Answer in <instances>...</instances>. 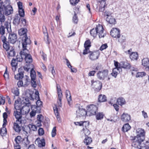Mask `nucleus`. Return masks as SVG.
<instances>
[{"label": "nucleus", "instance_id": "54", "mask_svg": "<svg viewBox=\"0 0 149 149\" xmlns=\"http://www.w3.org/2000/svg\"><path fill=\"white\" fill-rule=\"evenodd\" d=\"M5 127H3L1 129H0V134H4L6 133V129Z\"/></svg>", "mask_w": 149, "mask_h": 149}, {"label": "nucleus", "instance_id": "18", "mask_svg": "<svg viewBox=\"0 0 149 149\" xmlns=\"http://www.w3.org/2000/svg\"><path fill=\"white\" fill-rule=\"evenodd\" d=\"M27 31V29L25 28H22L19 30L18 33L19 35L21 36L24 35V37L22 38V43L23 41V38H25L26 36H27V38H29L30 40L29 37H28L26 34Z\"/></svg>", "mask_w": 149, "mask_h": 149}, {"label": "nucleus", "instance_id": "13", "mask_svg": "<svg viewBox=\"0 0 149 149\" xmlns=\"http://www.w3.org/2000/svg\"><path fill=\"white\" fill-rule=\"evenodd\" d=\"M89 55L90 59L92 61L97 59L100 55V53L98 51L94 52H90Z\"/></svg>", "mask_w": 149, "mask_h": 149}, {"label": "nucleus", "instance_id": "33", "mask_svg": "<svg viewBox=\"0 0 149 149\" xmlns=\"http://www.w3.org/2000/svg\"><path fill=\"white\" fill-rule=\"evenodd\" d=\"M24 77V74L23 72H19L16 75H15V79L17 80H20L22 79Z\"/></svg>", "mask_w": 149, "mask_h": 149}, {"label": "nucleus", "instance_id": "50", "mask_svg": "<svg viewBox=\"0 0 149 149\" xmlns=\"http://www.w3.org/2000/svg\"><path fill=\"white\" fill-rule=\"evenodd\" d=\"M22 138L20 136H17L15 139V141L16 144H19L22 141Z\"/></svg>", "mask_w": 149, "mask_h": 149}, {"label": "nucleus", "instance_id": "55", "mask_svg": "<svg viewBox=\"0 0 149 149\" xmlns=\"http://www.w3.org/2000/svg\"><path fill=\"white\" fill-rule=\"evenodd\" d=\"M130 64L127 62H125L123 64V67L124 68L130 69L131 67Z\"/></svg>", "mask_w": 149, "mask_h": 149}, {"label": "nucleus", "instance_id": "49", "mask_svg": "<svg viewBox=\"0 0 149 149\" xmlns=\"http://www.w3.org/2000/svg\"><path fill=\"white\" fill-rule=\"evenodd\" d=\"M91 43L90 40H87L85 41L84 44V47L89 48L91 46Z\"/></svg>", "mask_w": 149, "mask_h": 149}, {"label": "nucleus", "instance_id": "29", "mask_svg": "<svg viewBox=\"0 0 149 149\" xmlns=\"http://www.w3.org/2000/svg\"><path fill=\"white\" fill-rule=\"evenodd\" d=\"M43 116L41 114L38 116L37 119L38 121L37 126L39 127L41 126V123L42 122Z\"/></svg>", "mask_w": 149, "mask_h": 149}, {"label": "nucleus", "instance_id": "8", "mask_svg": "<svg viewBox=\"0 0 149 149\" xmlns=\"http://www.w3.org/2000/svg\"><path fill=\"white\" fill-rule=\"evenodd\" d=\"M30 76L31 79V86L33 88H35L37 86L36 80V73L33 68L31 69V70Z\"/></svg>", "mask_w": 149, "mask_h": 149}, {"label": "nucleus", "instance_id": "10", "mask_svg": "<svg viewBox=\"0 0 149 149\" xmlns=\"http://www.w3.org/2000/svg\"><path fill=\"white\" fill-rule=\"evenodd\" d=\"M91 86L93 88H95L97 91H99L102 87V83L100 81L92 80L91 81Z\"/></svg>", "mask_w": 149, "mask_h": 149}, {"label": "nucleus", "instance_id": "52", "mask_svg": "<svg viewBox=\"0 0 149 149\" xmlns=\"http://www.w3.org/2000/svg\"><path fill=\"white\" fill-rule=\"evenodd\" d=\"M38 134L39 136H42L44 134V131L42 128H39L38 131Z\"/></svg>", "mask_w": 149, "mask_h": 149}, {"label": "nucleus", "instance_id": "15", "mask_svg": "<svg viewBox=\"0 0 149 149\" xmlns=\"http://www.w3.org/2000/svg\"><path fill=\"white\" fill-rule=\"evenodd\" d=\"M1 26L0 27V33L1 35H3L5 34V29L6 28L8 31V28H10V25L7 22H6L4 25L5 26L2 25V24L1 25Z\"/></svg>", "mask_w": 149, "mask_h": 149}, {"label": "nucleus", "instance_id": "7", "mask_svg": "<svg viewBox=\"0 0 149 149\" xmlns=\"http://www.w3.org/2000/svg\"><path fill=\"white\" fill-rule=\"evenodd\" d=\"M24 59L26 63H30L33 61V59L31 55L29 54V51L27 49V47H25L24 49Z\"/></svg>", "mask_w": 149, "mask_h": 149}, {"label": "nucleus", "instance_id": "16", "mask_svg": "<svg viewBox=\"0 0 149 149\" xmlns=\"http://www.w3.org/2000/svg\"><path fill=\"white\" fill-rule=\"evenodd\" d=\"M22 100H21V101L20 104H24L25 105L23 106H22V108L24 106V108H28L29 107L30 105V103L29 102V99L26 97H23L22 98Z\"/></svg>", "mask_w": 149, "mask_h": 149}, {"label": "nucleus", "instance_id": "61", "mask_svg": "<svg viewBox=\"0 0 149 149\" xmlns=\"http://www.w3.org/2000/svg\"><path fill=\"white\" fill-rule=\"evenodd\" d=\"M5 98L2 96H0V105L4 104L5 102Z\"/></svg>", "mask_w": 149, "mask_h": 149}, {"label": "nucleus", "instance_id": "43", "mask_svg": "<svg viewBox=\"0 0 149 149\" xmlns=\"http://www.w3.org/2000/svg\"><path fill=\"white\" fill-rule=\"evenodd\" d=\"M90 33L91 35L94 37H96L98 33L95 29L94 28L91 30Z\"/></svg>", "mask_w": 149, "mask_h": 149}, {"label": "nucleus", "instance_id": "60", "mask_svg": "<svg viewBox=\"0 0 149 149\" xmlns=\"http://www.w3.org/2000/svg\"><path fill=\"white\" fill-rule=\"evenodd\" d=\"M84 132L86 136H88L90 133V131L87 128H83Z\"/></svg>", "mask_w": 149, "mask_h": 149}, {"label": "nucleus", "instance_id": "46", "mask_svg": "<svg viewBox=\"0 0 149 149\" xmlns=\"http://www.w3.org/2000/svg\"><path fill=\"white\" fill-rule=\"evenodd\" d=\"M78 19L77 15V14L75 11L74 12V15L72 18L73 22L77 24L78 22Z\"/></svg>", "mask_w": 149, "mask_h": 149}, {"label": "nucleus", "instance_id": "31", "mask_svg": "<svg viewBox=\"0 0 149 149\" xmlns=\"http://www.w3.org/2000/svg\"><path fill=\"white\" fill-rule=\"evenodd\" d=\"M1 9L0 8V25L2 24V22H4L6 19L5 16L1 11Z\"/></svg>", "mask_w": 149, "mask_h": 149}, {"label": "nucleus", "instance_id": "28", "mask_svg": "<svg viewBox=\"0 0 149 149\" xmlns=\"http://www.w3.org/2000/svg\"><path fill=\"white\" fill-rule=\"evenodd\" d=\"M98 101L100 102H103L107 100V97L104 95H100L99 96Z\"/></svg>", "mask_w": 149, "mask_h": 149}, {"label": "nucleus", "instance_id": "19", "mask_svg": "<svg viewBox=\"0 0 149 149\" xmlns=\"http://www.w3.org/2000/svg\"><path fill=\"white\" fill-rule=\"evenodd\" d=\"M130 119V116L127 113H123L121 116V119L124 122H127Z\"/></svg>", "mask_w": 149, "mask_h": 149}, {"label": "nucleus", "instance_id": "45", "mask_svg": "<svg viewBox=\"0 0 149 149\" xmlns=\"http://www.w3.org/2000/svg\"><path fill=\"white\" fill-rule=\"evenodd\" d=\"M136 74V77H143L146 75V73L144 72H137Z\"/></svg>", "mask_w": 149, "mask_h": 149}, {"label": "nucleus", "instance_id": "3", "mask_svg": "<svg viewBox=\"0 0 149 149\" xmlns=\"http://www.w3.org/2000/svg\"><path fill=\"white\" fill-rule=\"evenodd\" d=\"M8 3V4L6 6L2 2L0 3V8L1 10V11L3 14L6 15H9L13 13L12 7L9 5V2Z\"/></svg>", "mask_w": 149, "mask_h": 149}, {"label": "nucleus", "instance_id": "51", "mask_svg": "<svg viewBox=\"0 0 149 149\" xmlns=\"http://www.w3.org/2000/svg\"><path fill=\"white\" fill-rule=\"evenodd\" d=\"M20 18L18 17V15L15 16V17L14 19L13 22L14 24H18L20 22Z\"/></svg>", "mask_w": 149, "mask_h": 149}, {"label": "nucleus", "instance_id": "59", "mask_svg": "<svg viewBox=\"0 0 149 149\" xmlns=\"http://www.w3.org/2000/svg\"><path fill=\"white\" fill-rule=\"evenodd\" d=\"M56 87L58 90V97H62V93L61 92V90L60 88H58V85L57 84V85Z\"/></svg>", "mask_w": 149, "mask_h": 149}, {"label": "nucleus", "instance_id": "47", "mask_svg": "<svg viewBox=\"0 0 149 149\" xmlns=\"http://www.w3.org/2000/svg\"><path fill=\"white\" fill-rule=\"evenodd\" d=\"M117 69L116 68H114L111 74L113 77L116 78L118 74Z\"/></svg>", "mask_w": 149, "mask_h": 149}, {"label": "nucleus", "instance_id": "57", "mask_svg": "<svg viewBox=\"0 0 149 149\" xmlns=\"http://www.w3.org/2000/svg\"><path fill=\"white\" fill-rule=\"evenodd\" d=\"M19 16L22 17H23L24 16V12L23 9H21L19 10Z\"/></svg>", "mask_w": 149, "mask_h": 149}, {"label": "nucleus", "instance_id": "41", "mask_svg": "<svg viewBox=\"0 0 149 149\" xmlns=\"http://www.w3.org/2000/svg\"><path fill=\"white\" fill-rule=\"evenodd\" d=\"M12 93L15 95L18 96L19 95V90L17 88H12L11 89Z\"/></svg>", "mask_w": 149, "mask_h": 149}, {"label": "nucleus", "instance_id": "12", "mask_svg": "<svg viewBox=\"0 0 149 149\" xmlns=\"http://www.w3.org/2000/svg\"><path fill=\"white\" fill-rule=\"evenodd\" d=\"M17 40V34L13 33L11 32L9 33L8 38V41L10 43L14 44Z\"/></svg>", "mask_w": 149, "mask_h": 149}, {"label": "nucleus", "instance_id": "21", "mask_svg": "<svg viewBox=\"0 0 149 149\" xmlns=\"http://www.w3.org/2000/svg\"><path fill=\"white\" fill-rule=\"evenodd\" d=\"M65 95L68 102V103L69 105L70 106L71 104V101L72 100V99L70 91L69 90H66Z\"/></svg>", "mask_w": 149, "mask_h": 149}, {"label": "nucleus", "instance_id": "64", "mask_svg": "<svg viewBox=\"0 0 149 149\" xmlns=\"http://www.w3.org/2000/svg\"><path fill=\"white\" fill-rule=\"evenodd\" d=\"M41 107H40L36 106V107L34 108V109H35V110L36 113H40V110H41Z\"/></svg>", "mask_w": 149, "mask_h": 149}, {"label": "nucleus", "instance_id": "58", "mask_svg": "<svg viewBox=\"0 0 149 149\" xmlns=\"http://www.w3.org/2000/svg\"><path fill=\"white\" fill-rule=\"evenodd\" d=\"M79 0H70V3L72 5H76L79 2Z\"/></svg>", "mask_w": 149, "mask_h": 149}, {"label": "nucleus", "instance_id": "34", "mask_svg": "<svg viewBox=\"0 0 149 149\" xmlns=\"http://www.w3.org/2000/svg\"><path fill=\"white\" fill-rule=\"evenodd\" d=\"M29 130H32L33 131H36L37 130V127L34 125L29 124L27 126V129Z\"/></svg>", "mask_w": 149, "mask_h": 149}, {"label": "nucleus", "instance_id": "30", "mask_svg": "<svg viewBox=\"0 0 149 149\" xmlns=\"http://www.w3.org/2000/svg\"><path fill=\"white\" fill-rule=\"evenodd\" d=\"M92 141L91 138L88 136L86 137L84 139V142L86 145H89Z\"/></svg>", "mask_w": 149, "mask_h": 149}, {"label": "nucleus", "instance_id": "1", "mask_svg": "<svg viewBox=\"0 0 149 149\" xmlns=\"http://www.w3.org/2000/svg\"><path fill=\"white\" fill-rule=\"evenodd\" d=\"M15 108L16 110L14 111L13 115L17 119L16 122H18L20 124L22 123V113L24 111V106L22 108V104L19 105V101L15 100L14 104Z\"/></svg>", "mask_w": 149, "mask_h": 149}, {"label": "nucleus", "instance_id": "11", "mask_svg": "<svg viewBox=\"0 0 149 149\" xmlns=\"http://www.w3.org/2000/svg\"><path fill=\"white\" fill-rule=\"evenodd\" d=\"M95 29L98 33L99 38L104 37L105 35V33L104 32V28L102 25L98 24L96 26Z\"/></svg>", "mask_w": 149, "mask_h": 149}, {"label": "nucleus", "instance_id": "32", "mask_svg": "<svg viewBox=\"0 0 149 149\" xmlns=\"http://www.w3.org/2000/svg\"><path fill=\"white\" fill-rule=\"evenodd\" d=\"M13 129L17 132H20L21 130L20 127L18 125V124L16 123H14Z\"/></svg>", "mask_w": 149, "mask_h": 149}, {"label": "nucleus", "instance_id": "62", "mask_svg": "<svg viewBox=\"0 0 149 149\" xmlns=\"http://www.w3.org/2000/svg\"><path fill=\"white\" fill-rule=\"evenodd\" d=\"M108 47L107 44H104L102 45L100 47V50L101 51H102L106 49Z\"/></svg>", "mask_w": 149, "mask_h": 149}, {"label": "nucleus", "instance_id": "20", "mask_svg": "<svg viewBox=\"0 0 149 149\" xmlns=\"http://www.w3.org/2000/svg\"><path fill=\"white\" fill-rule=\"evenodd\" d=\"M107 16V17L106 18V20L108 22L111 24H115L116 23V21L114 18L108 14Z\"/></svg>", "mask_w": 149, "mask_h": 149}, {"label": "nucleus", "instance_id": "36", "mask_svg": "<svg viewBox=\"0 0 149 149\" xmlns=\"http://www.w3.org/2000/svg\"><path fill=\"white\" fill-rule=\"evenodd\" d=\"M131 71H132V75H134L138 71V69L135 66H131L130 68Z\"/></svg>", "mask_w": 149, "mask_h": 149}, {"label": "nucleus", "instance_id": "5", "mask_svg": "<svg viewBox=\"0 0 149 149\" xmlns=\"http://www.w3.org/2000/svg\"><path fill=\"white\" fill-rule=\"evenodd\" d=\"M87 114H88L89 116L95 115L96 113L98 108L95 105L91 104L87 106Z\"/></svg>", "mask_w": 149, "mask_h": 149}, {"label": "nucleus", "instance_id": "23", "mask_svg": "<svg viewBox=\"0 0 149 149\" xmlns=\"http://www.w3.org/2000/svg\"><path fill=\"white\" fill-rule=\"evenodd\" d=\"M130 58L132 60H137L138 58V53L136 52H132L130 55Z\"/></svg>", "mask_w": 149, "mask_h": 149}, {"label": "nucleus", "instance_id": "22", "mask_svg": "<svg viewBox=\"0 0 149 149\" xmlns=\"http://www.w3.org/2000/svg\"><path fill=\"white\" fill-rule=\"evenodd\" d=\"M142 64L144 67L149 68V60L147 58H144L142 60Z\"/></svg>", "mask_w": 149, "mask_h": 149}, {"label": "nucleus", "instance_id": "35", "mask_svg": "<svg viewBox=\"0 0 149 149\" xmlns=\"http://www.w3.org/2000/svg\"><path fill=\"white\" fill-rule=\"evenodd\" d=\"M8 57L9 58L10 57H13L15 55V52L14 49L12 48L11 50H10L9 52H8Z\"/></svg>", "mask_w": 149, "mask_h": 149}, {"label": "nucleus", "instance_id": "63", "mask_svg": "<svg viewBox=\"0 0 149 149\" xmlns=\"http://www.w3.org/2000/svg\"><path fill=\"white\" fill-rule=\"evenodd\" d=\"M38 100L36 102V106L39 107H42V102L39 100Z\"/></svg>", "mask_w": 149, "mask_h": 149}, {"label": "nucleus", "instance_id": "48", "mask_svg": "<svg viewBox=\"0 0 149 149\" xmlns=\"http://www.w3.org/2000/svg\"><path fill=\"white\" fill-rule=\"evenodd\" d=\"M45 142L44 139H42L38 143V146L39 147H44L45 146Z\"/></svg>", "mask_w": 149, "mask_h": 149}, {"label": "nucleus", "instance_id": "39", "mask_svg": "<svg viewBox=\"0 0 149 149\" xmlns=\"http://www.w3.org/2000/svg\"><path fill=\"white\" fill-rule=\"evenodd\" d=\"M54 110L57 120L59 122H61V120L59 118V113L58 112V108L56 107L55 108H54Z\"/></svg>", "mask_w": 149, "mask_h": 149}, {"label": "nucleus", "instance_id": "2", "mask_svg": "<svg viewBox=\"0 0 149 149\" xmlns=\"http://www.w3.org/2000/svg\"><path fill=\"white\" fill-rule=\"evenodd\" d=\"M22 42V50L19 53V55H17L15 58L17 62H20L22 61L24 58V49L25 47H27L28 45L31 43V41L27 38V36L23 38Z\"/></svg>", "mask_w": 149, "mask_h": 149}, {"label": "nucleus", "instance_id": "37", "mask_svg": "<svg viewBox=\"0 0 149 149\" xmlns=\"http://www.w3.org/2000/svg\"><path fill=\"white\" fill-rule=\"evenodd\" d=\"M96 117L97 120H101L103 118L104 114L102 112H98L96 113Z\"/></svg>", "mask_w": 149, "mask_h": 149}, {"label": "nucleus", "instance_id": "14", "mask_svg": "<svg viewBox=\"0 0 149 149\" xmlns=\"http://www.w3.org/2000/svg\"><path fill=\"white\" fill-rule=\"evenodd\" d=\"M87 113L84 109L79 107V109L76 111L77 117V118L86 115Z\"/></svg>", "mask_w": 149, "mask_h": 149}, {"label": "nucleus", "instance_id": "40", "mask_svg": "<svg viewBox=\"0 0 149 149\" xmlns=\"http://www.w3.org/2000/svg\"><path fill=\"white\" fill-rule=\"evenodd\" d=\"M44 33L45 35L44 37V40L46 44H49L50 43V42L49 39L48 34L47 32H44Z\"/></svg>", "mask_w": 149, "mask_h": 149}, {"label": "nucleus", "instance_id": "17", "mask_svg": "<svg viewBox=\"0 0 149 149\" xmlns=\"http://www.w3.org/2000/svg\"><path fill=\"white\" fill-rule=\"evenodd\" d=\"M120 30L116 28H113L110 31V35L114 38H117L120 35Z\"/></svg>", "mask_w": 149, "mask_h": 149}, {"label": "nucleus", "instance_id": "56", "mask_svg": "<svg viewBox=\"0 0 149 149\" xmlns=\"http://www.w3.org/2000/svg\"><path fill=\"white\" fill-rule=\"evenodd\" d=\"M56 127H54L53 128L52 132V137H54L56 136Z\"/></svg>", "mask_w": 149, "mask_h": 149}, {"label": "nucleus", "instance_id": "9", "mask_svg": "<svg viewBox=\"0 0 149 149\" xmlns=\"http://www.w3.org/2000/svg\"><path fill=\"white\" fill-rule=\"evenodd\" d=\"M145 132L143 130L139 128L136 130V136H135L142 141H143L145 139Z\"/></svg>", "mask_w": 149, "mask_h": 149}, {"label": "nucleus", "instance_id": "6", "mask_svg": "<svg viewBox=\"0 0 149 149\" xmlns=\"http://www.w3.org/2000/svg\"><path fill=\"white\" fill-rule=\"evenodd\" d=\"M108 72V70L107 69L99 71L97 74V77L100 80H104L107 77Z\"/></svg>", "mask_w": 149, "mask_h": 149}, {"label": "nucleus", "instance_id": "27", "mask_svg": "<svg viewBox=\"0 0 149 149\" xmlns=\"http://www.w3.org/2000/svg\"><path fill=\"white\" fill-rule=\"evenodd\" d=\"M116 38L118 39V41L121 43L124 42L126 40L125 36L122 35H119Z\"/></svg>", "mask_w": 149, "mask_h": 149}, {"label": "nucleus", "instance_id": "42", "mask_svg": "<svg viewBox=\"0 0 149 149\" xmlns=\"http://www.w3.org/2000/svg\"><path fill=\"white\" fill-rule=\"evenodd\" d=\"M36 107V105H33L31 106V109L32 111L30 113V115L31 117H33L35 116L36 113L34 109V108Z\"/></svg>", "mask_w": 149, "mask_h": 149}, {"label": "nucleus", "instance_id": "4", "mask_svg": "<svg viewBox=\"0 0 149 149\" xmlns=\"http://www.w3.org/2000/svg\"><path fill=\"white\" fill-rule=\"evenodd\" d=\"M137 137H134L133 141L132 143V146L138 149H141V148L144 147L142 145V142L143 141L140 140Z\"/></svg>", "mask_w": 149, "mask_h": 149}, {"label": "nucleus", "instance_id": "24", "mask_svg": "<svg viewBox=\"0 0 149 149\" xmlns=\"http://www.w3.org/2000/svg\"><path fill=\"white\" fill-rule=\"evenodd\" d=\"M17 62H17L16 59L15 58H13L12 59L11 61V64L12 66L14 68H13L12 69L13 70H16L17 65Z\"/></svg>", "mask_w": 149, "mask_h": 149}, {"label": "nucleus", "instance_id": "38", "mask_svg": "<svg viewBox=\"0 0 149 149\" xmlns=\"http://www.w3.org/2000/svg\"><path fill=\"white\" fill-rule=\"evenodd\" d=\"M3 47L4 48L6 49V51H8L10 48V45L9 43L10 42L7 41H6V42H3Z\"/></svg>", "mask_w": 149, "mask_h": 149}, {"label": "nucleus", "instance_id": "25", "mask_svg": "<svg viewBox=\"0 0 149 149\" xmlns=\"http://www.w3.org/2000/svg\"><path fill=\"white\" fill-rule=\"evenodd\" d=\"M125 99L122 97H120L117 100L116 103L118 105H122L125 104Z\"/></svg>", "mask_w": 149, "mask_h": 149}, {"label": "nucleus", "instance_id": "53", "mask_svg": "<svg viewBox=\"0 0 149 149\" xmlns=\"http://www.w3.org/2000/svg\"><path fill=\"white\" fill-rule=\"evenodd\" d=\"M23 142L24 144V146L26 147H27V146L29 144L30 141L29 140L28 138L27 137L24 139L23 140Z\"/></svg>", "mask_w": 149, "mask_h": 149}, {"label": "nucleus", "instance_id": "44", "mask_svg": "<svg viewBox=\"0 0 149 149\" xmlns=\"http://www.w3.org/2000/svg\"><path fill=\"white\" fill-rule=\"evenodd\" d=\"M101 6L99 8V11L101 12H103L104 10V8L107 5L105 2H102L101 3Z\"/></svg>", "mask_w": 149, "mask_h": 149}, {"label": "nucleus", "instance_id": "26", "mask_svg": "<svg viewBox=\"0 0 149 149\" xmlns=\"http://www.w3.org/2000/svg\"><path fill=\"white\" fill-rule=\"evenodd\" d=\"M131 127L128 123L125 124L122 127V130L124 132H127L130 130Z\"/></svg>", "mask_w": 149, "mask_h": 149}]
</instances>
